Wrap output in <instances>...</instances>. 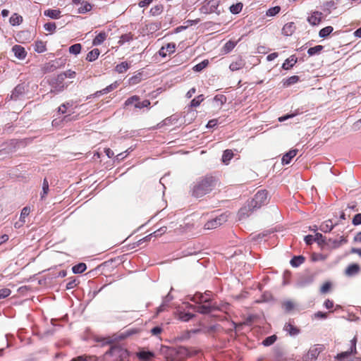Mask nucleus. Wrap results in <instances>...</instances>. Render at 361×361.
<instances>
[{"label":"nucleus","mask_w":361,"mask_h":361,"mask_svg":"<svg viewBox=\"0 0 361 361\" xmlns=\"http://www.w3.org/2000/svg\"><path fill=\"white\" fill-rule=\"evenodd\" d=\"M217 180L212 176L200 178L191 186V194L196 198H200L209 193L215 188Z\"/></svg>","instance_id":"f257e3e1"},{"label":"nucleus","mask_w":361,"mask_h":361,"mask_svg":"<svg viewBox=\"0 0 361 361\" xmlns=\"http://www.w3.org/2000/svg\"><path fill=\"white\" fill-rule=\"evenodd\" d=\"M267 202V192L264 190L258 191L254 198L247 206L241 208L238 212L239 219H242L250 216V213L256 209L261 207Z\"/></svg>","instance_id":"f03ea898"},{"label":"nucleus","mask_w":361,"mask_h":361,"mask_svg":"<svg viewBox=\"0 0 361 361\" xmlns=\"http://www.w3.org/2000/svg\"><path fill=\"white\" fill-rule=\"evenodd\" d=\"M169 355L174 357L175 361H183L190 357V350L183 346L168 349Z\"/></svg>","instance_id":"7ed1b4c3"},{"label":"nucleus","mask_w":361,"mask_h":361,"mask_svg":"<svg viewBox=\"0 0 361 361\" xmlns=\"http://www.w3.org/2000/svg\"><path fill=\"white\" fill-rule=\"evenodd\" d=\"M105 355H111L115 357L116 359H119L120 361H126L128 357L129 353L126 349L118 345H114L111 346L110 349L106 352Z\"/></svg>","instance_id":"20e7f679"},{"label":"nucleus","mask_w":361,"mask_h":361,"mask_svg":"<svg viewBox=\"0 0 361 361\" xmlns=\"http://www.w3.org/2000/svg\"><path fill=\"white\" fill-rule=\"evenodd\" d=\"M314 280V274L312 273H305L298 276L295 286L299 288H305L310 285Z\"/></svg>","instance_id":"39448f33"},{"label":"nucleus","mask_w":361,"mask_h":361,"mask_svg":"<svg viewBox=\"0 0 361 361\" xmlns=\"http://www.w3.org/2000/svg\"><path fill=\"white\" fill-rule=\"evenodd\" d=\"M322 351V347L314 345L311 347L306 355H305L300 361H314L317 360L319 353Z\"/></svg>","instance_id":"423d86ee"},{"label":"nucleus","mask_w":361,"mask_h":361,"mask_svg":"<svg viewBox=\"0 0 361 361\" xmlns=\"http://www.w3.org/2000/svg\"><path fill=\"white\" fill-rule=\"evenodd\" d=\"M351 347L349 350L342 352L341 353H338L336 358L339 361H348V358L352 355V354H356V338H354L351 340Z\"/></svg>","instance_id":"0eeeda50"},{"label":"nucleus","mask_w":361,"mask_h":361,"mask_svg":"<svg viewBox=\"0 0 361 361\" xmlns=\"http://www.w3.org/2000/svg\"><path fill=\"white\" fill-rule=\"evenodd\" d=\"M226 221V216L222 214L216 219L208 221L205 225L204 228L207 229H213L216 228L218 226H221L224 222Z\"/></svg>","instance_id":"6e6552de"},{"label":"nucleus","mask_w":361,"mask_h":361,"mask_svg":"<svg viewBox=\"0 0 361 361\" xmlns=\"http://www.w3.org/2000/svg\"><path fill=\"white\" fill-rule=\"evenodd\" d=\"M324 18V15L320 11H314L311 13V15L307 18L308 23L314 26L319 25Z\"/></svg>","instance_id":"1a4fd4ad"},{"label":"nucleus","mask_w":361,"mask_h":361,"mask_svg":"<svg viewBox=\"0 0 361 361\" xmlns=\"http://www.w3.org/2000/svg\"><path fill=\"white\" fill-rule=\"evenodd\" d=\"M25 92V87L23 84L18 85L12 91L11 94V99H17L24 95Z\"/></svg>","instance_id":"9d476101"},{"label":"nucleus","mask_w":361,"mask_h":361,"mask_svg":"<svg viewBox=\"0 0 361 361\" xmlns=\"http://www.w3.org/2000/svg\"><path fill=\"white\" fill-rule=\"evenodd\" d=\"M176 49V44L174 43H168L166 46L162 47L159 50V54L164 58L167 56V53L169 54H173Z\"/></svg>","instance_id":"9b49d317"},{"label":"nucleus","mask_w":361,"mask_h":361,"mask_svg":"<svg viewBox=\"0 0 361 361\" xmlns=\"http://www.w3.org/2000/svg\"><path fill=\"white\" fill-rule=\"evenodd\" d=\"M348 242L347 239L344 237H341V239H331L329 238L326 243V244L330 246L331 248H338L343 244H345Z\"/></svg>","instance_id":"f8f14e48"},{"label":"nucleus","mask_w":361,"mask_h":361,"mask_svg":"<svg viewBox=\"0 0 361 361\" xmlns=\"http://www.w3.org/2000/svg\"><path fill=\"white\" fill-rule=\"evenodd\" d=\"M116 87H117V83L114 82V83L108 85L106 87L104 88L103 90L97 91L93 94H91L90 97H87V99H89L92 97H99L100 95L104 94H107V93L111 92L112 90H114V89H116Z\"/></svg>","instance_id":"ddd939ff"},{"label":"nucleus","mask_w":361,"mask_h":361,"mask_svg":"<svg viewBox=\"0 0 361 361\" xmlns=\"http://www.w3.org/2000/svg\"><path fill=\"white\" fill-rule=\"evenodd\" d=\"M12 51L14 53V55L18 59H24L26 57L27 52L25 50V48L20 45H15L12 48Z\"/></svg>","instance_id":"4468645a"},{"label":"nucleus","mask_w":361,"mask_h":361,"mask_svg":"<svg viewBox=\"0 0 361 361\" xmlns=\"http://www.w3.org/2000/svg\"><path fill=\"white\" fill-rule=\"evenodd\" d=\"M191 300L196 303H209L212 302L211 298H206L201 293H196L192 298Z\"/></svg>","instance_id":"2eb2a0df"},{"label":"nucleus","mask_w":361,"mask_h":361,"mask_svg":"<svg viewBox=\"0 0 361 361\" xmlns=\"http://www.w3.org/2000/svg\"><path fill=\"white\" fill-rule=\"evenodd\" d=\"M245 65V61L239 57L236 59V61H233L230 66H229V68L231 71H238L241 68H243Z\"/></svg>","instance_id":"dca6fc26"},{"label":"nucleus","mask_w":361,"mask_h":361,"mask_svg":"<svg viewBox=\"0 0 361 361\" xmlns=\"http://www.w3.org/2000/svg\"><path fill=\"white\" fill-rule=\"evenodd\" d=\"M298 149H291L288 152L286 153L281 159L283 165L288 164L291 159L295 157L297 154Z\"/></svg>","instance_id":"f3484780"},{"label":"nucleus","mask_w":361,"mask_h":361,"mask_svg":"<svg viewBox=\"0 0 361 361\" xmlns=\"http://www.w3.org/2000/svg\"><path fill=\"white\" fill-rule=\"evenodd\" d=\"M138 358L143 361H150L154 357V353L151 351L141 350L137 353Z\"/></svg>","instance_id":"a211bd4d"},{"label":"nucleus","mask_w":361,"mask_h":361,"mask_svg":"<svg viewBox=\"0 0 361 361\" xmlns=\"http://www.w3.org/2000/svg\"><path fill=\"white\" fill-rule=\"evenodd\" d=\"M192 310L202 314H207L211 313V307L208 305H200L198 306L191 305Z\"/></svg>","instance_id":"6ab92c4d"},{"label":"nucleus","mask_w":361,"mask_h":361,"mask_svg":"<svg viewBox=\"0 0 361 361\" xmlns=\"http://www.w3.org/2000/svg\"><path fill=\"white\" fill-rule=\"evenodd\" d=\"M295 30V25L294 23L290 22L284 25L282 29V33L286 36H290Z\"/></svg>","instance_id":"aec40b11"},{"label":"nucleus","mask_w":361,"mask_h":361,"mask_svg":"<svg viewBox=\"0 0 361 361\" xmlns=\"http://www.w3.org/2000/svg\"><path fill=\"white\" fill-rule=\"evenodd\" d=\"M297 63V58L295 56H290L285 60L282 65V68L285 70H288L292 68Z\"/></svg>","instance_id":"412c9836"},{"label":"nucleus","mask_w":361,"mask_h":361,"mask_svg":"<svg viewBox=\"0 0 361 361\" xmlns=\"http://www.w3.org/2000/svg\"><path fill=\"white\" fill-rule=\"evenodd\" d=\"M360 271V267L357 264H353L349 265L345 269V274L349 276L357 274Z\"/></svg>","instance_id":"4be33fe9"},{"label":"nucleus","mask_w":361,"mask_h":361,"mask_svg":"<svg viewBox=\"0 0 361 361\" xmlns=\"http://www.w3.org/2000/svg\"><path fill=\"white\" fill-rule=\"evenodd\" d=\"M44 15L52 19H58L61 16V11L59 9H48L44 11Z\"/></svg>","instance_id":"5701e85b"},{"label":"nucleus","mask_w":361,"mask_h":361,"mask_svg":"<svg viewBox=\"0 0 361 361\" xmlns=\"http://www.w3.org/2000/svg\"><path fill=\"white\" fill-rule=\"evenodd\" d=\"M334 226L331 220H328V221L323 222L320 225L319 229L321 231H322L324 233H328V232H330L334 228Z\"/></svg>","instance_id":"b1692460"},{"label":"nucleus","mask_w":361,"mask_h":361,"mask_svg":"<svg viewBox=\"0 0 361 361\" xmlns=\"http://www.w3.org/2000/svg\"><path fill=\"white\" fill-rule=\"evenodd\" d=\"M283 330L288 332V334L290 335V336H296L299 334L300 332V330L293 326L290 323H286L283 327Z\"/></svg>","instance_id":"393cba45"},{"label":"nucleus","mask_w":361,"mask_h":361,"mask_svg":"<svg viewBox=\"0 0 361 361\" xmlns=\"http://www.w3.org/2000/svg\"><path fill=\"white\" fill-rule=\"evenodd\" d=\"M305 258L302 255L294 256L290 263L292 267H298L305 262Z\"/></svg>","instance_id":"a878e982"},{"label":"nucleus","mask_w":361,"mask_h":361,"mask_svg":"<svg viewBox=\"0 0 361 361\" xmlns=\"http://www.w3.org/2000/svg\"><path fill=\"white\" fill-rule=\"evenodd\" d=\"M99 54L100 51L98 49H94L87 54L86 60L92 62L98 58Z\"/></svg>","instance_id":"bb28decb"},{"label":"nucleus","mask_w":361,"mask_h":361,"mask_svg":"<svg viewBox=\"0 0 361 361\" xmlns=\"http://www.w3.org/2000/svg\"><path fill=\"white\" fill-rule=\"evenodd\" d=\"M281 306L286 312H290L295 307V304L292 300H285L282 302Z\"/></svg>","instance_id":"cd10ccee"},{"label":"nucleus","mask_w":361,"mask_h":361,"mask_svg":"<svg viewBox=\"0 0 361 361\" xmlns=\"http://www.w3.org/2000/svg\"><path fill=\"white\" fill-rule=\"evenodd\" d=\"M233 157V151L231 149H226L223 153L221 160L225 164H228Z\"/></svg>","instance_id":"c85d7f7f"},{"label":"nucleus","mask_w":361,"mask_h":361,"mask_svg":"<svg viewBox=\"0 0 361 361\" xmlns=\"http://www.w3.org/2000/svg\"><path fill=\"white\" fill-rule=\"evenodd\" d=\"M106 34L105 32L99 33L93 39L92 44L94 46H97L103 43L106 39Z\"/></svg>","instance_id":"c756f323"},{"label":"nucleus","mask_w":361,"mask_h":361,"mask_svg":"<svg viewBox=\"0 0 361 361\" xmlns=\"http://www.w3.org/2000/svg\"><path fill=\"white\" fill-rule=\"evenodd\" d=\"M333 30H334L333 27L326 26V27L322 28V30H320V31L319 32V36L321 38H326L333 32Z\"/></svg>","instance_id":"7c9ffc66"},{"label":"nucleus","mask_w":361,"mask_h":361,"mask_svg":"<svg viewBox=\"0 0 361 361\" xmlns=\"http://www.w3.org/2000/svg\"><path fill=\"white\" fill-rule=\"evenodd\" d=\"M324 47L322 45H317L314 47H311L307 50V54L309 56L318 55L323 50Z\"/></svg>","instance_id":"2f4dec72"},{"label":"nucleus","mask_w":361,"mask_h":361,"mask_svg":"<svg viewBox=\"0 0 361 361\" xmlns=\"http://www.w3.org/2000/svg\"><path fill=\"white\" fill-rule=\"evenodd\" d=\"M47 50L46 44L42 41H37L35 44V51L37 53H43Z\"/></svg>","instance_id":"473e14b6"},{"label":"nucleus","mask_w":361,"mask_h":361,"mask_svg":"<svg viewBox=\"0 0 361 361\" xmlns=\"http://www.w3.org/2000/svg\"><path fill=\"white\" fill-rule=\"evenodd\" d=\"M87 269V266L85 263H79L73 267L72 270L75 274H81L84 272Z\"/></svg>","instance_id":"72a5a7b5"},{"label":"nucleus","mask_w":361,"mask_h":361,"mask_svg":"<svg viewBox=\"0 0 361 361\" xmlns=\"http://www.w3.org/2000/svg\"><path fill=\"white\" fill-rule=\"evenodd\" d=\"M78 8V13H85L92 9V5L87 1H82Z\"/></svg>","instance_id":"f704fd0d"},{"label":"nucleus","mask_w":361,"mask_h":361,"mask_svg":"<svg viewBox=\"0 0 361 361\" xmlns=\"http://www.w3.org/2000/svg\"><path fill=\"white\" fill-rule=\"evenodd\" d=\"M298 81H299V77L297 75H293V76L289 77L288 78L286 79L283 81V86L289 87L293 84H295Z\"/></svg>","instance_id":"c9c22d12"},{"label":"nucleus","mask_w":361,"mask_h":361,"mask_svg":"<svg viewBox=\"0 0 361 361\" xmlns=\"http://www.w3.org/2000/svg\"><path fill=\"white\" fill-rule=\"evenodd\" d=\"M195 317V314L190 312H180L178 314V319L183 322H188Z\"/></svg>","instance_id":"e433bc0d"},{"label":"nucleus","mask_w":361,"mask_h":361,"mask_svg":"<svg viewBox=\"0 0 361 361\" xmlns=\"http://www.w3.org/2000/svg\"><path fill=\"white\" fill-rule=\"evenodd\" d=\"M9 21L12 25H17L22 23L23 18L22 16L18 15L17 13H14L10 18Z\"/></svg>","instance_id":"4c0bfd02"},{"label":"nucleus","mask_w":361,"mask_h":361,"mask_svg":"<svg viewBox=\"0 0 361 361\" xmlns=\"http://www.w3.org/2000/svg\"><path fill=\"white\" fill-rule=\"evenodd\" d=\"M130 66L127 62H122L116 66V71L119 73H123L127 71Z\"/></svg>","instance_id":"58836bf2"},{"label":"nucleus","mask_w":361,"mask_h":361,"mask_svg":"<svg viewBox=\"0 0 361 361\" xmlns=\"http://www.w3.org/2000/svg\"><path fill=\"white\" fill-rule=\"evenodd\" d=\"M276 339L277 336L276 335L268 336L262 341V345L264 346H270L275 343Z\"/></svg>","instance_id":"ea45409f"},{"label":"nucleus","mask_w":361,"mask_h":361,"mask_svg":"<svg viewBox=\"0 0 361 361\" xmlns=\"http://www.w3.org/2000/svg\"><path fill=\"white\" fill-rule=\"evenodd\" d=\"M204 99V95L203 94H200L199 96H197V97L194 98L190 102V106L191 107H197V106H198L201 104V102H203Z\"/></svg>","instance_id":"a19ab883"},{"label":"nucleus","mask_w":361,"mask_h":361,"mask_svg":"<svg viewBox=\"0 0 361 361\" xmlns=\"http://www.w3.org/2000/svg\"><path fill=\"white\" fill-rule=\"evenodd\" d=\"M243 8V4L242 3H237L235 4H233L230 6V11L233 14H238L239 13Z\"/></svg>","instance_id":"79ce46f5"},{"label":"nucleus","mask_w":361,"mask_h":361,"mask_svg":"<svg viewBox=\"0 0 361 361\" xmlns=\"http://www.w3.org/2000/svg\"><path fill=\"white\" fill-rule=\"evenodd\" d=\"M133 39V35L131 33H127L122 35L118 41V44L121 45L123 44L125 42H128Z\"/></svg>","instance_id":"37998d69"},{"label":"nucleus","mask_w":361,"mask_h":361,"mask_svg":"<svg viewBox=\"0 0 361 361\" xmlns=\"http://www.w3.org/2000/svg\"><path fill=\"white\" fill-rule=\"evenodd\" d=\"M81 49H82V46L80 44H75L73 45H71L69 47V52L71 54L77 55V54H80Z\"/></svg>","instance_id":"c03bdc74"},{"label":"nucleus","mask_w":361,"mask_h":361,"mask_svg":"<svg viewBox=\"0 0 361 361\" xmlns=\"http://www.w3.org/2000/svg\"><path fill=\"white\" fill-rule=\"evenodd\" d=\"M209 63L208 60H204L202 62L199 63L198 64L195 65L193 67V70L196 72H200L202 71L204 68L207 66Z\"/></svg>","instance_id":"a18cd8bd"},{"label":"nucleus","mask_w":361,"mask_h":361,"mask_svg":"<svg viewBox=\"0 0 361 361\" xmlns=\"http://www.w3.org/2000/svg\"><path fill=\"white\" fill-rule=\"evenodd\" d=\"M30 212V209L28 207H25L20 213V221L22 222V224H24L25 222V219L27 217Z\"/></svg>","instance_id":"49530a36"},{"label":"nucleus","mask_w":361,"mask_h":361,"mask_svg":"<svg viewBox=\"0 0 361 361\" xmlns=\"http://www.w3.org/2000/svg\"><path fill=\"white\" fill-rule=\"evenodd\" d=\"M73 361H97L96 356H79Z\"/></svg>","instance_id":"de8ad7c7"},{"label":"nucleus","mask_w":361,"mask_h":361,"mask_svg":"<svg viewBox=\"0 0 361 361\" xmlns=\"http://www.w3.org/2000/svg\"><path fill=\"white\" fill-rule=\"evenodd\" d=\"M314 240L317 241L319 244L324 243L326 244L327 240L326 238L324 237L322 234L319 233H317L314 237Z\"/></svg>","instance_id":"09e8293b"},{"label":"nucleus","mask_w":361,"mask_h":361,"mask_svg":"<svg viewBox=\"0 0 361 361\" xmlns=\"http://www.w3.org/2000/svg\"><path fill=\"white\" fill-rule=\"evenodd\" d=\"M49 191V183L47 178H44L42 184V192L41 194V198L43 199L44 196L48 193Z\"/></svg>","instance_id":"8fccbe9b"},{"label":"nucleus","mask_w":361,"mask_h":361,"mask_svg":"<svg viewBox=\"0 0 361 361\" xmlns=\"http://www.w3.org/2000/svg\"><path fill=\"white\" fill-rule=\"evenodd\" d=\"M44 27L47 31L54 32L56 30V26L55 23L49 22L44 24Z\"/></svg>","instance_id":"3c124183"},{"label":"nucleus","mask_w":361,"mask_h":361,"mask_svg":"<svg viewBox=\"0 0 361 361\" xmlns=\"http://www.w3.org/2000/svg\"><path fill=\"white\" fill-rule=\"evenodd\" d=\"M280 11H281V8L279 6H274V7L270 8L267 11V16H274L276 15L277 13H279Z\"/></svg>","instance_id":"603ef678"},{"label":"nucleus","mask_w":361,"mask_h":361,"mask_svg":"<svg viewBox=\"0 0 361 361\" xmlns=\"http://www.w3.org/2000/svg\"><path fill=\"white\" fill-rule=\"evenodd\" d=\"M150 105V102L147 99H145L142 102L137 101V103L135 104V107L137 109H142L144 107H147Z\"/></svg>","instance_id":"864d4df0"},{"label":"nucleus","mask_w":361,"mask_h":361,"mask_svg":"<svg viewBox=\"0 0 361 361\" xmlns=\"http://www.w3.org/2000/svg\"><path fill=\"white\" fill-rule=\"evenodd\" d=\"M235 43L231 41H228L224 44V49L226 53H228L235 47Z\"/></svg>","instance_id":"5fc2aeb1"},{"label":"nucleus","mask_w":361,"mask_h":361,"mask_svg":"<svg viewBox=\"0 0 361 361\" xmlns=\"http://www.w3.org/2000/svg\"><path fill=\"white\" fill-rule=\"evenodd\" d=\"M139 97L138 96H136V95H134V96H132L130 97H129L126 102H125V105L126 106H129V105H131L133 104V103H137V101L139 100Z\"/></svg>","instance_id":"6e6d98bb"},{"label":"nucleus","mask_w":361,"mask_h":361,"mask_svg":"<svg viewBox=\"0 0 361 361\" xmlns=\"http://www.w3.org/2000/svg\"><path fill=\"white\" fill-rule=\"evenodd\" d=\"M11 293V291L8 288L0 289V300L6 298L8 295H10Z\"/></svg>","instance_id":"4d7b16f0"},{"label":"nucleus","mask_w":361,"mask_h":361,"mask_svg":"<svg viewBox=\"0 0 361 361\" xmlns=\"http://www.w3.org/2000/svg\"><path fill=\"white\" fill-rule=\"evenodd\" d=\"M328 314H329V313H327V312H322L319 311L314 314V318L325 319L328 317Z\"/></svg>","instance_id":"13d9d810"},{"label":"nucleus","mask_w":361,"mask_h":361,"mask_svg":"<svg viewBox=\"0 0 361 361\" xmlns=\"http://www.w3.org/2000/svg\"><path fill=\"white\" fill-rule=\"evenodd\" d=\"M331 288V283L330 282H326L323 284V286L320 288L321 293L324 294L327 293Z\"/></svg>","instance_id":"bf43d9fd"},{"label":"nucleus","mask_w":361,"mask_h":361,"mask_svg":"<svg viewBox=\"0 0 361 361\" xmlns=\"http://www.w3.org/2000/svg\"><path fill=\"white\" fill-rule=\"evenodd\" d=\"M352 223L355 226L361 224V213L357 214L354 216Z\"/></svg>","instance_id":"052dcab7"},{"label":"nucleus","mask_w":361,"mask_h":361,"mask_svg":"<svg viewBox=\"0 0 361 361\" xmlns=\"http://www.w3.org/2000/svg\"><path fill=\"white\" fill-rule=\"evenodd\" d=\"M216 102H220V104L222 105L226 102V97L223 94H218L214 97V99Z\"/></svg>","instance_id":"680f3d73"},{"label":"nucleus","mask_w":361,"mask_h":361,"mask_svg":"<svg viewBox=\"0 0 361 361\" xmlns=\"http://www.w3.org/2000/svg\"><path fill=\"white\" fill-rule=\"evenodd\" d=\"M152 1L153 0H141L138 3V6L141 8L146 7L148 6Z\"/></svg>","instance_id":"e2e57ef3"},{"label":"nucleus","mask_w":361,"mask_h":361,"mask_svg":"<svg viewBox=\"0 0 361 361\" xmlns=\"http://www.w3.org/2000/svg\"><path fill=\"white\" fill-rule=\"evenodd\" d=\"M162 331V329L160 326H155L151 329V333L154 336H157Z\"/></svg>","instance_id":"0e129e2a"},{"label":"nucleus","mask_w":361,"mask_h":361,"mask_svg":"<svg viewBox=\"0 0 361 361\" xmlns=\"http://www.w3.org/2000/svg\"><path fill=\"white\" fill-rule=\"evenodd\" d=\"M161 11V6H156L151 8L150 12L152 13V15H157L159 14Z\"/></svg>","instance_id":"69168bd1"},{"label":"nucleus","mask_w":361,"mask_h":361,"mask_svg":"<svg viewBox=\"0 0 361 361\" xmlns=\"http://www.w3.org/2000/svg\"><path fill=\"white\" fill-rule=\"evenodd\" d=\"M217 124H218L217 119H212L208 122V123L207 125V128H214V126H216Z\"/></svg>","instance_id":"338daca9"},{"label":"nucleus","mask_w":361,"mask_h":361,"mask_svg":"<svg viewBox=\"0 0 361 361\" xmlns=\"http://www.w3.org/2000/svg\"><path fill=\"white\" fill-rule=\"evenodd\" d=\"M208 4H210L209 12H214L217 8V4L214 0L209 1Z\"/></svg>","instance_id":"774afa93"}]
</instances>
